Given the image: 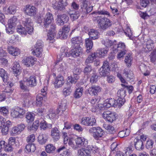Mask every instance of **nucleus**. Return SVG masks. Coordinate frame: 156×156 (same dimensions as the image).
Instances as JSON below:
<instances>
[{"instance_id": "20", "label": "nucleus", "mask_w": 156, "mask_h": 156, "mask_svg": "<svg viewBox=\"0 0 156 156\" xmlns=\"http://www.w3.org/2000/svg\"><path fill=\"white\" fill-rule=\"evenodd\" d=\"M57 20V22L58 25H63L68 21L69 17L65 14L58 15Z\"/></svg>"}, {"instance_id": "1", "label": "nucleus", "mask_w": 156, "mask_h": 156, "mask_svg": "<svg viewBox=\"0 0 156 156\" xmlns=\"http://www.w3.org/2000/svg\"><path fill=\"white\" fill-rule=\"evenodd\" d=\"M113 48L114 53L119 52L117 55V58L118 59L122 58L127 52L126 45L122 42H119L117 44H115Z\"/></svg>"}, {"instance_id": "26", "label": "nucleus", "mask_w": 156, "mask_h": 156, "mask_svg": "<svg viewBox=\"0 0 156 156\" xmlns=\"http://www.w3.org/2000/svg\"><path fill=\"white\" fill-rule=\"evenodd\" d=\"M88 34L90 38L93 40L98 39L99 37V32L95 29H92L89 30Z\"/></svg>"}, {"instance_id": "53", "label": "nucleus", "mask_w": 156, "mask_h": 156, "mask_svg": "<svg viewBox=\"0 0 156 156\" xmlns=\"http://www.w3.org/2000/svg\"><path fill=\"white\" fill-rule=\"evenodd\" d=\"M42 100L43 97L42 94H39L37 95L36 98V103L37 106L41 107L42 105Z\"/></svg>"}, {"instance_id": "36", "label": "nucleus", "mask_w": 156, "mask_h": 156, "mask_svg": "<svg viewBox=\"0 0 156 156\" xmlns=\"http://www.w3.org/2000/svg\"><path fill=\"white\" fill-rule=\"evenodd\" d=\"M26 77L24 78L23 80L19 82V85L21 89L24 91H28V90L27 85V82Z\"/></svg>"}, {"instance_id": "8", "label": "nucleus", "mask_w": 156, "mask_h": 156, "mask_svg": "<svg viewBox=\"0 0 156 156\" xmlns=\"http://www.w3.org/2000/svg\"><path fill=\"white\" fill-rule=\"evenodd\" d=\"M80 122L81 124L85 126H92L95 125L96 120L92 117H84L81 119Z\"/></svg>"}, {"instance_id": "16", "label": "nucleus", "mask_w": 156, "mask_h": 156, "mask_svg": "<svg viewBox=\"0 0 156 156\" xmlns=\"http://www.w3.org/2000/svg\"><path fill=\"white\" fill-rule=\"evenodd\" d=\"M68 5L67 0H59L58 2L55 4L54 8L55 9L62 10L65 9V7Z\"/></svg>"}, {"instance_id": "4", "label": "nucleus", "mask_w": 156, "mask_h": 156, "mask_svg": "<svg viewBox=\"0 0 156 156\" xmlns=\"http://www.w3.org/2000/svg\"><path fill=\"white\" fill-rule=\"evenodd\" d=\"M89 131L90 133H93V137L96 140L99 139L105 133L104 131L99 127H93L90 129Z\"/></svg>"}, {"instance_id": "63", "label": "nucleus", "mask_w": 156, "mask_h": 156, "mask_svg": "<svg viewBox=\"0 0 156 156\" xmlns=\"http://www.w3.org/2000/svg\"><path fill=\"white\" fill-rule=\"evenodd\" d=\"M75 139L73 138H70L68 141V144L73 149L76 150L77 149L76 145L75 144Z\"/></svg>"}, {"instance_id": "17", "label": "nucleus", "mask_w": 156, "mask_h": 156, "mask_svg": "<svg viewBox=\"0 0 156 156\" xmlns=\"http://www.w3.org/2000/svg\"><path fill=\"white\" fill-rule=\"evenodd\" d=\"M60 130L58 128L55 127L51 130V136L54 141H57L60 139Z\"/></svg>"}, {"instance_id": "47", "label": "nucleus", "mask_w": 156, "mask_h": 156, "mask_svg": "<svg viewBox=\"0 0 156 156\" xmlns=\"http://www.w3.org/2000/svg\"><path fill=\"white\" fill-rule=\"evenodd\" d=\"M93 13L96 14L97 15H106L108 16H110V13L104 9H101L99 8L98 10L93 12Z\"/></svg>"}, {"instance_id": "24", "label": "nucleus", "mask_w": 156, "mask_h": 156, "mask_svg": "<svg viewBox=\"0 0 156 156\" xmlns=\"http://www.w3.org/2000/svg\"><path fill=\"white\" fill-rule=\"evenodd\" d=\"M27 82V85L28 86L33 87L37 85V82L36 77L34 76H32L28 78H26Z\"/></svg>"}, {"instance_id": "60", "label": "nucleus", "mask_w": 156, "mask_h": 156, "mask_svg": "<svg viewBox=\"0 0 156 156\" xmlns=\"http://www.w3.org/2000/svg\"><path fill=\"white\" fill-rule=\"evenodd\" d=\"M16 8L15 5L10 6L8 8L6 13L7 14H13L16 12Z\"/></svg>"}, {"instance_id": "49", "label": "nucleus", "mask_w": 156, "mask_h": 156, "mask_svg": "<svg viewBox=\"0 0 156 156\" xmlns=\"http://www.w3.org/2000/svg\"><path fill=\"white\" fill-rule=\"evenodd\" d=\"M35 115L34 113L30 112H27L26 115L27 121L30 123L34 121Z\"/></svg>"}, {"instance_id": "62", "label": "nucleus", "mask_w": 156, "mask_h": 156, "mask_svg": "<svg viewBox=\"0 0 156 156\" xmlns=\"http://www.w3.org/2000/svg\"><path fill=\"white\" fill-rule=\"evenodd\" d=\"M4 150L7 152H11L13 150V147L12 145L8 144L5 142V147H4Z\"/></svg>"}, {"instance_id": "46", "label": "nucleus", "mask_w": 156, "mask_h": 156, "mask_svg": "<svg viewBox=\"0 0 156 156\" xmlns=\"http://www.w3.org/2000/svg\"><path fill=\"white\" fill-rule=\"evenodd\" d=\"M18 33L21 34L22 36H25L28 33V30L26 29L25 27H23L22 26H19L18 27L17 29Z\"/></svg>"}, {"instance_id": "30", "label": "nucleus", "mask_w": 156, "mask_h": 156, "mask_svg": "<svg viewBox=\"0 0 156 156\" xmlns=\"http://www.w3.org/2000/svg\"><path fill=\"white\" fill-rule=\"evenodd\" d=\"M60 58L61 59L64 57H69L70 56V52H68V48L67 47H62L61 49Z\"/></svg>"}, {"instance_id": "58", "label": "nucleus", "mask_w": 156, "mask_h": 156, "mask_svg": "<svg viewBox=\"0 0 156 156\" xmlns=\"http://www.w3.org/2000/svg\"><path fill=\"white\" fill-rule=\"evenodd\" d=\"M42 51L43 49H41V48H34L32 53L34 55H35L37 56H39L41 54Z\"/></svg>"}, {"instance_id": "44", "label": "nucleus", "mask_w": 156, "mask_h": 156, "mask_svg": "<svg viewBox=\"0 0 156 156\" xmlns=\"http://www.w3.org/2000/svg\"><path fill=\"white\" fill-rule=\"evenodd\" d=\"M0 76L2 78L4 82H6L8 80V77L6 72L3 69H0Z\"/></svg>"}, {"instance_id": "22", "label": "nucleus", "mask_w": 156, "mask_h": 156, "mask_svg": "<svg viewBox=\"0 0 156 156\" xmlns=\"http://www.w3.org/2000/svg\"><path fill=\"white\" fill-rule=\"evenodd\" d=\"M36 58L32 57H28L24 58L22 60L23 63L27 67L33 66Z\"/></svg>"}, {"instance_id": "7", "label": "nucleus", "mask_w": 156, "mask_h": 156, "mask_svg": "<svg viewBox=\"0 0 156 156\" xmlns=\"http://www.w3.org/2000/svg\"><path fill=\"white\" fill-rule=\"evenodd\" d=\"M100 70H101L99 72V73L101 76L104 77L108 76L109 74L110 70L108 62L107 61L103 62Z\"/></svg>"}, {"instance_id": "25", "label": "nucleus", "mask_w": 156, "mask_h": 156, "mask_svg": "<svg viewBox=\"0 0 156 156\" xmlns=\"http://www.w3.org/2000/svg\"><path fill=\"white\" fill-rule=\"evenodd\" d=\"M101 88L100 87L93 85L89 88L88 91L90 95H96L101 91Z\"/></svg>"}, {"instance_id": "32", "label": "nucleus", "mask_w": 156, "mask_h": 156, "mask_svg": "<svg viewBox=\"0 0 156 156\" xmlns=\"http://www.w3.org/2000/svg\"><path fill=\"white\" fill-rule=\"evenodd\" d=\"M106 105L107 108H108L111 106L115 107L116 106V101L114 98H111L106 100L105 101Z\"/></svg>"}, {"instance_id": "43", "label": "nucleus", "mask_w": 156, "mask_h": 156, "mask_svg": "<svg viewBox=\"0 0 156 156\" xmlns=\"http://www.w3.org/2000/svg\"><path fill=\"white\" fill-rule=\"evenodd\" d=\"M39 127V121L37 119H36L33 122V124L28 127V129L29 131L34 130L36 131Z\"/></svg>"}, {"instance_id": "37", "label": "nucleus", "mask_w": 156, "mask_h": 156, "mask_svg": "<svg viewBox=\"0 0 156 156\" xmlns=\"http://www.w3.org/2000/svg\"><path fill=\"white\" fill-rule=\"evenodd\" d=\"M67 66L66 64L64 62L61 63L59 65L58 68V71L62 73L65 74L66 72Z\"/></svg>"}, {"instance_id": "35", "label": "nucleus", "mask_w": 156, "mask_h": 156, "mask_svg": "<svg viewBox=\"0 0 156 156\" xmlns=\"http://www.w3.org/2000/svg\"><path fill=\"white\" fill-rule=\"evenodd\" d=\"M71 42L73 46H80V44L82 42V39L80 37H74L72 39Z\"/></svg>"}, {"instance_id": "15", "label": "nucleus", "mask_w": 156, "mask_h": 156, "mask_svg": "<svg viewBox=\"0 0 156 156\" xmlns=\"http://www.w3.org/2000/svg\"><path fill=\"white\" fill-rule=\"evenodd\" d=\"M53 20V15L50 12L47 13L44 19L43 22L44 27L46 28L49 26V24Z\"/></svg>"}, {"instance_id": "38", "label": "nucleus", "mask_w": 156, "mask_h": 156, "mask_svg": "<svg viewBox=\"0 0 156 156\" xmlns=\"http://www.w3.org/2000/svg\"><path fill=\"white\" fill-rule=\"evenodd\" d=\"M67 101L64 100L62 101L60 103L59 107L57 109H59L60 111V115H61L66 108Z\"/></svg>"}, {"instance_id": "34", "label": "nucleus", "mask_w": 156, "mask_h": 156, "mask_svg": "<svg viewBox=\"0 0 156 156\" xmlns=\"http://www.w3.org/2000/svg\"><path fill=\"white\" fill-rule=\"evenodd\" d=\"M133 60V58L131 54L130 53L127 54L125 57L124 62L127 67H129L131 65Z\"/></svg>"}, {"instance_id": "64", "label": "nucleus", "mask_w": 156, "mask_h": 156, "mask_svg": "<svg viewBox=\"0 0 156 156\" xmlns=\"http://www.w3.org/2000/svg\"><path fill=\"white\" fill-rule=\"evenodd\" d=\"M104 42V44L107 47L111 46L112 45H114V44H115V43L116 42V41H113L109 39H108L106 40L105 41H102V43H103Z\"/></svg>"}, {"instance_id": "9", "label": "nucleus", "mask_w": 156, "mask_h": 156, "mask_svg": "<svg viewBox=\"0 0 156 156\" xmlns=\"http://www.w3.org/2000/svg\"><path fill=\"white\" fill-rule=\"evenodd\" d=\"M23 24L28 30V33L30 34L33 32L34 28L33 27V23L31 19L29 18H25L23 20Z\"/></svg>"}, {"instance_id": "54", "label": "nucleus", "mask_w": 156, "mask_h": 156, "mask_svg": "<svg viewBox=\"0 0 156 156\" xmlns=\"http://www.w3.org/2000/svg\"><path fill=\"white\" fill-rule=\"evenodd\" d=\"M97 51V53H98L101 57H102L105 56L107 53L108 49L107 48H101L99 49Z\"/></svg>"}, {"instance_id": "14", "label": "nucleus", "mask_w": 156, "mask_h": 156, "mask_svg": "<svg viewBox=\"0 0 156 156\" xmlns=\"http://www.w3.org/2000/svg\"><path fill=\"white\" fill-rule=\"evenodd\" d=\"M82 51L81 48L80 46H73L70 51V56L74 58H76L81 55Z\"/></svg>"}, {"instance_id": "19", "label": "nucleus", "mask_w": 156, "mask_h": 156, "mask_svg": "<svg viewBox=\"0 0 156 156\" xmlns=\"http://www.w3.org/2000/svg\"><path fill=\"white\" fill-rule=\"evenodd\" d=\"M143 47L146 48L149 51H151L154 47V42L150 38L145 39Z\"/></svg>"}, {"instance_id": "55", "label": "nucleus", "mask_w": 156, "mask_h": 156, "mask_svg": "<svg viewBox=\"0 0 156 156\" xmlns=\"http://www.w3.org/2000/svg\"><path fill=\"white\" fill-rule=\"evenodd\" d=\"M68 84V83H67ZM70 87H68L67 88H64L63 90V94L65 96H66L68 95H69L71 94L72 91V89L70 88V86H69V85L67 84ZM72 85H71V86Z\"/></svg>"}, {"instance_id": "23", "label": "nucleus", "mask_w": 156, "mask_h": 156, "mask_svg": "<svg viewBox=\"0 0 156 156\" xmlns=\"http://www.w3.org/2000/svg\"><path fill=\"white\" fill-rule=\"evenodd\" d=\"M134 145L136 150L141 151L144 149V145L142 140L136 138L134 140Z\"/></svg>"}, {"instance_id": "10", "label": "nucleus", "mask_w": 156, "mask_h": 156, "mask_svg": "<svg viewBox=\"0 0 156 156\" xmlns=\"http://www.w3.org/2000/svg\"><path fill=\"white\" fill-rule=\"evenodd\" d=\"M103 117L106 121L110 122H112L116 120L115 113L110 111L104 112L102 114Z\"/></svg>"}, {"instance_id": "59", "label": "nucleus", "mask_w": 156, "mask_h": 156, "mask_svg": "<svg viewBox=\"0 0 156 156\" xmlns=\"http://www.w3.org/2000/svg\"><path fill=\"white\" fill-rule=\"evenodd\" d=\"M56 36V33L52 32H48L47 40L51 41L50 42H53V39Z\"/></svg>"}, {"instance_id": "61", "label": "nucleus", "mask_w": 156, "mask_h": 156, "mask_svg": "<svg viewBox=\"0 0 156 156\" xmlns=\"http://www.w3.org/2000/svg\"><path fill=\"white\" fill-rule=\"evenodd\" d=\"M126 91L124 89H121L118 90L117 95L118 98H124L126 96Z\"/></svg>"}, {"instance_id": "50", "label": "nucleus", "mask_w": 156, "mask_h": 156, "mask_svg": "<svg viewBox=\"0 0 156 156\" xmlns=\"http://www.w3.org/2000/svg\"><path fill=\"white\" fill-rule=\"evenodd\" d=\"M47 138L45 134L40 135L38 137L39 143L41 144H44L47 140Z\"/></svg>"}, {"instance_id": "56", "label": "nucleus", "mask_w": 156, "mask_h": 156, "mask_svg": "<svg viewBox=\"0 0 156 156\" xmlns=\"http://www.w3.org/2000/svg\"><path fill=\"white\" fill-rule=\"evenodd\" d=\"M103 127L107 130L108 132L110 133H112L114 131V128L111 125L108 124H104Z\"/></svg>"}, {"instance_id": "31", "label": "nucleus", "mask_w": 156, "mask_h": 156, "mask_svg": "<svg viewBox=\"0 0 156 156\" xmlns=\"http://www.w3.org/2000/svg\"><path fill=\"white\" fill-rule=\"evenodd\" d=\"M123 74L125 77H126L127 80H129L133 79V73L132 71L129 69H125L123 70Z\"/></svg>"}, {"instance_id": "40", "label": "nucleus", "mask_w": 156, "mask_h": 156, "mask_svg": "<svg viewBox=\"0 0 156 156\" xmlns=\"http://www.w3.org/2000/svg\"><path fill=\"white\" fill-rule=\"evenodd\" d=\"M17 23V18L16 17L13 16L8 20V25H9L10 27H14L15 28L16 25Z\"/></svg>"}, {"instance_id": "57", "label": "nucleus", "mask_w": 156, "mask_h": 156, "mask_svg": "<svg viewBox=\"0 0 156 156\" xmlns=\"http://www.w3.org/2000/svg\"><path fill=\"white\" fill-rule=\"evenodd\" d=\"M133 149V144H130L129 146L125 148L124 152L127 155H129L132 152Z\"/></svg>"}, {"instance_id": "5", "label": "nucleus", "mask_w": 156, "mask_h": 156, "mask_svg": "<svg viewBox=\"0 0 156 156\" xmlns=\"http://www.w3.org/2000/svg\"><path fill=\"white\" fill-rule=\"evenodd\" d=\"M97 21L99 28L103 30H106L112 25L111 22L110 20L106 17H104L98 19Z\"/></svg>"}, {"instance_id": "51", "label": "nucleus", "mask_w": 156, "mask_h": 156, "mask_svg": "<svg viewBox=\"0 0 156 156\" xmlns=\"http://www.w3.org/2000/svg\"><path fill=\"white\" fill-rule=\"evenodd\" d=\"M25 149L28 152H34L36 150V147L34 144L29 143L26 146Z\"/></svg>"}, {"instance_id": "48", "label": "nucleus", "mask_w": 156, "mask_h": 156, "mask_svg": "<svg viewBox=\"0 0 156 156\" xmlns=\"http://www.w3.org/2000/svg\"><path fill=\"white\" fill-rule=\"evenodd\" d=\"M129 130L127 129H126L119 132L118 133V136L121 138L126 137L129 135Z\"/></svg>"}, {"instance_id": "11", "label": "nucleus", "mask_w": 156, "mask_h": 156, "mask_svg": "<svg viewBox=\"0 0 156 156\" xmlns=\"http://www.w3.org/2000/svg\"><path fill=\"white\" fill-rule=\"evenodd\" d=\"M37 10L36 7L31 5H27L23 8L25 14L30 16H34L36 14Z\"/></svg>"}, {"instance_id": "6", "label": "nucleus", "mask_w": 156, "mask_h": 156, "mask_svg": "<svg viewBox=\"0 0 156 156\" xmlns=\"http://www.w3.org/2000/svg\"><path fill=\"white\" fill-rule=\"evenodd\" d=\"M94 147L89 145L86 147L82 148L77 151V155L78 156H91V151L93 150Z\"/></svg>"}, {"instance_id": "21", "label": "nucleus", "mask_w": 156, "mask_h": 156, "mask_svg": "<svg viewBox=\"0 0 156 156\" xmlns=\"http://www.w3.org/2000/svg\"><path fill=\"white\" fill-rule=\"evenodd\" d=\"M65 83V80L62 76H58L55 79L54 83L55 87L58 88L62 87Z\"/></svg>"}, {"instance_id": "13", "label": "nucleus", "mask_w": 156, "mask_h": 156, "mask_svg": "<svg viewBox=\"0 0 156 156\" xmlns=\"http://www.w3.org/2000/svg\"><path fill=\"white\" fill-rule=\"evenodd\" d=\"M70 29V26L65 25L62 29L59 30L58 35L60 38L61 39H66L67 37L68 33Z\"/></svg>"}, {"instance_id": "42", "label": "nucleus", "mask_w": 156, "mask_h": 156, "mask_svg": "<svg viewBox=\"0 0 156 156\" xmlns=\"http://www.w3.org/2000/svg\"><path fill=\"white\" fill-rule=\"evenodd\" d=\"M48 116L51 119L54 118L56 115L59 114L60 115V111L59 109H57L56 111H54L52 109H50L49 111Z\"/></svg>"}, {"instance_id": "2", "label": "nucleus", "mask_w": 156, "mask_h": 156, "mask_svg": "<svg viewBox=\"0 0 156 156\" xmlns=\"http://www.w3.org/2000/svg\"><path fill=\"white\" fill-rule=\"evenodd\" d=\"M11 125V122L9 120L0 116V129L2 128V133L3 135H5L9 132V127Z\"/></svg>"}, {"instance_id": "41", "label": "nucleus", "mask_w": 156, "mask_h": 156, "mask_svg": "<svg viewBox=\"0 0 156 156\" xmlns=\"http://www.w3.org/2000/svg\"><path fill=\"white\" fill-rule=\"evenodd\" d=\"M37 120L39 121V124L40 123V128L41 129L45 130L47 129V123L45 122V121L44 119V117L43 118H37Z\"/></svg>"}, {"instance_id": "3", "label": "nucleus", "mask_w": 156, "mask_h": 156, "mask_svg": "<svg viewBox=\"0 0 156 156\" xmlns=\"http://www.w3.org/2000/svg\"><path fill=\"white\" fill-rule=\"evenodd\" d=\"M81 72V70L79 68H75L73 71V77L69 76L68 77L67 83L69 86L72 85L73 83L75 84L79 78V75Z\"/></svg>"}, {"instance_id": "18", "label": "nucleus", "mask_w": 156, "mask_h": 156, "mask_svg": "<svg viewBox=\"0 0 156 156\" xmlns=\"http://www.w3.org/2000/svg\"><path fill=\"white\" fill-rule=\"evenodd\" d=\"M75 142L76 145L77 149L78 147L82 146L85 147L87 144V140L83 137H78L75 139Z\"/></svg>"}, {"instance_id": "52", "label": "nucleus", "mask_w": 156, "mask_h": 156, "mask_svg": "<svg viewBox=\"0 0 156 156\" xmlns=\"http://www.w3.org/2000/svg\"><path fill=\"white\" fill-rule=\"evenodd\" d=\"M83 89L82 87H79L77 89L74 94V97L76 98H80L82 95Z\"/></svg>"}, {"instance_id": "27", "label": "nucleus", "mask_w": 156, "mask_h": 156, "mask_svg": "<svg viewBox=\"0 0 156 156\" xmlns=\"http://www.w3.org/2000/svg\"><path fill=\"white\" fill-rule=\"evenodd\" d=\"M13 73L16 76L19 75L21 73V69L19 63L17 62H15L13 64L12 68Z\"/></svg>"}, {"instance_id": "29", "label": "nucleus", "mask_w": 156, "mask_h": 156, "mask_svg": "<svg viewBox=\"0 0 156 156\" xmlns=\"http://www.w3.org/2000/svg\"><path fill=\"white\" fill-rule=\"evenodd\" d=\"M93 45V41L92 39L90 38H87L85 40V46L87 48L86 51L87 53L90 52V50L92 49Z\"/></svg>"}, {"instance_id": "39", "label": "nucleus", "mask_w": 156, "mask_h": 156, "mask_svg": "<svg viewBox=\"0 0 156 156\" xmlns=\"http://www.w3.org/2000/svg\"><path fill=\"white\" fill-rule=\"evenodd\" d=\"M96 53H92L89 56L88 58L86 59L85 62L86 64L92 63L94 61L96 60Z\"/></svg>"}, {"instance_id": "28", "label": "nucleus", "mask_w": 156, "mask_h": 156, "mask_svg": "<svg viewBox=\"0 0 156 156\" xmlns=\"http://www.w3.org/2000/svg\"><path fill=\"white\" fill-rule=\"evenodd\" d=\"M8 51L9 54L13 56L18 55L20 53V50L17 48H15L12 46L9 47L8 48Z\"/></svg>"}, {"instance_id": "45", "label": "nucleus", "mask_w": 156, "mask_h": 156, "mask_svg": "<svg viewBox=\"0 0 156 156\" xmlns=\"http://www.w3.org/2000/svg\"><path fill=\"white\" fill-rule=\"evenodd\" d=\"M56 149L55 147L52 144H49L46 146L45 150L47 153L51 154L54 152Z\"/></svg>"}, {"instance_id": "33", "label": "nucleus", "mask_w": 156, "mask_h": 156, "mask_svg": "<svg viewBox=\"0 0 156 156\" xmlns=\"http://www.w3.org/2000/svg\"><path fill=\"white\" fill-rule=\"evenodd\" d=\"M68 13L70 16V18L73 21L78 19L80 16L79 12L78 11L70 10Z\"/></svg>"}, {"instance_id": "12", "label": "nucleus", "mask_w": 156, "mask_h": 156, "mask_svg": "<svg viewBox=\"0 0 156 156\" xmlns=\"http://www.w3.org/2000/svg\"><path fill=\"white\" fill-rule=\"evenodd\" d=\"M80 3L81 9L82 12L84 14H87L90 12L92 10L93 8L91 7H87L88 0H80Z\"/></svg>"}]
</instances>
